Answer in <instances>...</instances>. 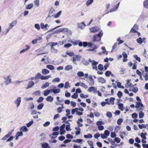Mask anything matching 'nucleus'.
Here are the masks:
<instances>
[{"label":"nucleus","mask_w":148,"mask_h":148,"mask_svg":"<svg viewBox=\"0 0 148 148\" xmlns=\"http://www.w3.org/2000/svg\"><path fill=\"white\" fill-rule=\"evenodd\" d=\"M103 32L101 30L97 34L94 35L93 37V41L94 42L99 41L101 37L103 35Z\"/></svg>","instance_id":"1"},{"label":"nucleus","mask_w":148,"mask_h":148,"mask_svg":"<svg viewBox=\"0 0 148 148\" xmlns=\"http://www.w3.org/2000/svg\"><path fill=\"white\" fill-rule=\"evenodd\" d=\"M140 107V109L137 110V111H139L140 110H143L144 106L141 102H136V103L135 107L136 108H138Z\"/></svg>","instance_id":"2"},{"label":"nucleus","mask_w":148,"mask_h":148,"mask_svg":"<svg viewBox=\"0 0 148 148\" xmlns=\"http://www.w3.org/2000/svg\"><path fill=\"white\" fill-rule=\"evenodd\" d=\"M63 32L64 33L66 34L68 36L72 35V32L70 29L67 28H63Z\"/></svg>","instance_id":"3"},{"label":"nucleus","mask_w":148,"mask_h":148,"mask_svg":"<svg viewBox=\"0 0 148 148\" xmlns=\"http://www.w3.org/2000/svg\"><path fill=\"white\" fill-rule=\"evenodd\" d=\"M21 102V97H18L16 100L15 101L14 103L16 105V107L18 108L20 106Z\"/></svg>","instance_id":"4"},{"label":"nucleus","mask_w":148,"mask_h":148,"mask_svg":"<svg viewBox=\"0 0 148 148\" xmlns=\"http://www.w3.org/2000/svg\"><path fill=\"white\" fill-rule=\"evenodd\" d=\"M77 27L82 29H83L86 26V24L84 22L77 23Z\"/></svg>","instance_id":"5"},{"label":"nucleus","mask_w":148,"mask_h":148,"mask_svg":"<svg viewBox=\"0 0 148 148\" xmlns=\"http://www.w3.org/2000/svg\"><path fill=\"white\" fill-rule=\"evenodd\" d=\"M89 29L90 31L91 32H98L99 30V28L97 26L90 28Z\"/></svg>","instance_id":"6"},{"label":"nucleus","mask_w":148,"mask_h":148,"mask_svg":"<svg viewBox=\"0 0 148 148\" xmlns=\"http://www.w3.org/2000/svg\"><path fill=\"white\" fill-rule=\"evenodd\" d=\"M4 79L6 80L5 82V83L6 85H7L9 84H10L11 81V79L10 77L9 76H8L7 78H4Z\"/></svg>","instance_id":"7"},{"label":"nucleus","mask_w":148,"mask_h":148,"mask_svg":"<svg viewBox=\"0 0 148 148\" xmlns=\"http://www.w3.org/2000/svg\"><path fill=\"white\" fill-rule=\"evenodd\" d=\"M34 84V82L32 81L29 82L27 84V87L26 88V89H28L29 88L32 87Z\"/></svg>","instance_id":"8"},{"label":"nucleus","mask_w":148,"mask_h":148,"mask_svg":"<svg viewBox=\"0 0 148 148\" xmlns=\"http://www.w3.org/2000/svg\"><path fill=\"white\" fill-rule=\"evenodd\" d=\"M88 78L89 81V85L90 86L94 85V81L92 77L91 76H89L88 77Z\"/></svg>","instance_id":"9"},{"label":"nucleus","mask_w":148,"mask_h":148,"mask_svg":"<svg viewBox=\"0 0 148 148\" xmlns=\"http://www.w3.org/2000/svg\"><path fill=\"white\" fill-rule=\"evenodd\" d=\"M17 23L16 20H15L12 21L11 23L9 24V27L10 29H12L13 26L16 25Z\"/></svg>","instance_id":"10"},{"label":"nucleus","mask_w":148,"mask_h":148,"mask_svg":"<svg viewBox=\"0 0 148 148\" xmlns=\"http://www.w3.org/2000/svg\"><path fill=\"white\" fill-rule=\"evenodd\" d=\"M40 25L41 26V28L42 29H47V27L48 26V24H46L45 25H44V24L43 23H40Z\"/></svg>","instance_id":"11"},{"label":"nucleus","mask_w":148,"mask_h":148,"mask_svg":"<svg viewBox=\"0 0 148 148\" xmlns=\"http://www.w3.org/2000/svg\"><path fill=\"white\" fill-rule=\"evenodd\" d=\"M20 130L25 132H27L28 131V130L25 126H23L21 127L20 129Z\"/></svg>","instance_id":"12"},{"label":"nucleus","mask_w":148,"mask_h":148,"mask_svg":"<svg viewBox=\"0 0 148 148\" xmlns=\"http://www.w3.org/2000/svg\"><path fill=\"white\" fill-rule=\"evenodd\" d=\"M88 61L92 63V65H97L98 64V62H96L94 60H92L90 59H89Z\"/></svg>","instance_id":"13"},{"label":"nucleus","mask_w":148,"mask_h":148,"mask_svg":"<svg viewBox=\"0 0 148 148\" xmlns=\"http://www.w3.org/2000/svg\"><path fill=\"white\" fill-rule=\"evenodd\" d=\"M98 81L102 84L105 83L106 82V80L103 77H100L97 78Z\"/></svg>","instance_id":"14"},{"label":"nucleus","mask_w":148,"mask_h":148,"mask_svg":"<svg viewBox=\"0 0 148 148\" xmlns=\"http://www.w3.org/2000/svg\"><path fill=\"white\" fill-rule=\"evenodd\" d=\"M117 104L118 106L119 109L122 111H123L124 109L123 104L121 103H119Z\"/></svg>","instance_id":"15"},{"label":"nucleus","mask_w":148,"mask_h":148,"mask_svg":"<svg viewBox=\"0 0 148 148\" xmlns=\"http://www.w3.org/2000/svg\"><path fill=\"white\" fill-rule=\"evenodd\" d=\"M42 148H50L49 144L46 143H43L42 145Z\"/></svg>","instance_id":"16"},{"label":"nucleus","mask_w":148,"mask_h":148,"mask_svg":"<svg viewBox=\"0 0 148 148\" xmlns=\"http://www.w3.org/2000/svg\"><path fill=\"white\" fill-rule=\"evenodd\" d=\"M49 83L48 82H46L45 84H43L42 86H41V88L42 89L45 88L49 86Z\"/></svg>","instance_id":"17"},{"label":"nucleus","mask_w":148,"mask_h":148,"mask_svg":"<svg viewBox=\"0 0 148 148\" xmlns=\"http://www.w3.org/2000/svg\"><path fill=\"white\" fill-rule=\"evenodd\" d=\"M62 11L61 10L59 11L56 14H55L53 16V17L55 18H57L59 17L61 14Z\"/></svg>","instance_id":"18"},{"label":"nucleus","mask_w":148,"mask_h":148,"mask_svg":"<svg viewBox=\"0 0 148 148\" xmlns=\"http://www.w3.org/2000/svg\"><path fill=\"white\" fill-rule=\"evenodd\" d=\"M33 6V3H31L27 5L26 6V8L27 10L31 9Z\"/></svg>","instance_id":"19"},{"label":"nucleus","mask_w":148,"mask_h":148,"mask_svg":"<svg viewBox=\"0 0 148 148\" xmlns=\"http://www.w3.org/2000/svg\"><path fill=\"white\" fill-rule=\"evenodd\" d=\"M63 28H61L59 29H58L55 30L53 32H52L53 34H56L58 33H59L60 32H63Z\"/></svg>","instance_id":"20"},{"label":"nucleus","mask_w":148,"mask_h":148,"mask_svg":"<svg viewBox=\"0 0 148 148\" xmlns=\"http://www.w3.org/2000/svg\"><path fill=\"white\" fill-rule=\"evenodd\" d=\"M46 100L47 101L52 102L53 100V98L51 96H49L46 98Z\"/></svg>","instance_id":"21"},{"label":"nucleus","mask_w":148,"mask_h":148,"mask_svg":"<svg viewBox=\"0 0 148 148\" xmlns=\"http://www.w3.org/2000/svg\"><path fill=\"white\" fill-rule=\"evenodd\" d=\"M72 66L71 65H68L66 66L65 68L64 69L66 71H69L72 69Z\"/></svg>","instance_id":"22"},{"label":"nucleus","mask_w":148,"mask_h":148,"mask_svg":"<svg viewBox=\"0 0 148 148\" xmlns=\"http://www.w3.org/2000/svg\"><path fill=\"white\" fill-rule=\"evenodd\" d=\"M142 38L141 37H139L136 39V41L138 43L140 44H141L143 42V41H142Z\"/></svg>","instance_id":"23"},{"label":"nucleus","mask_w":148,"mask_h":148,"mask_svg":"<svg viewBox=\"0 0 148 148\" xmlns=\"http://www.w3.org/2000/svg\"><path fill=\"white\" fill-rule=\"evenodd\" d=\"M49 72V71L47 69H43L42 70V73L44 75H47Z\"/></svg>","instance_id":"24"},{"label":"nucleus","mask_w":148,"mask_h":148,"mask_svg":"<svg viewBox=\"0 0 148 148\" xmlns=\"http://www.w3.org/2000/svg\"><path fill=\"white\" fill-rule=\"evenodd\" d=\"M44 105L43 103H41L39 104L37 106V108L38 110H40L42 109Z\"/></svg>","instance_id":"25"},{"label":"nucleus","mask_w":148,"mask_h":148,"mask_svg":"<svg viewBox=\"0 0 148 148\" xmlns=\"http://www.w3.org/2000/svg\"><path fill=\"white\" fill-rule=\"evenodd\" d=\"M82 63L85 66H86L89 64L88 61L86 60L85 59H83L82 61Z\"/></svg>","instance_id":"26"},{"label":"nucleus","mask_w":148,"mask_h":148,"mask_svg":"<svg viewBox=\"0 0 148 148\" xmlns=\"http://www.w3.org/2000/svg\"><path fill=\"white\" fill-rule=\"evenodd\" d=\"M46 68L51 70H53L54 69V66L51 65H47L46 66Z\"/></svg>","instance_id":"27"},{"label":"nucleus","mask_w":148,"mask_h":148,"mask_svg":"<svg viewBox=\"0 0 148 148\" xmlns=\"http://www.w3.org/2000/svg\"><path fill=\"white\" fill-rule=\"evenodd\" d=\"M141 110L139 113V117L140 119L143 118L144 116V113Z\"/></svg>","instance_id":"28"},{"label":"nucleus","mask_w":148,"mask_h":148,"mask_svg":"<svg viewBox=\"0 0 148 148\" xmlns=\"http://www.w3.org/2000/svg\"><path fill=\"white\" fill-rule=\"evenodd\" d=\"M147 135V134L146 132L145 133H142L140 134V136L141 137L144 139H146V137L145 136Z\"/></svg>","instance_id":"29"},{"label":"nucleus","mask_w":148,"mask_h":148,"mask_svg":"<svg viewBox=\"0 0 148 148\" xmlns=\"http://www.w3.org/2000/svg\"><path fill=\"white\" fill-rule=\"evenodd\" d=\"M42 75L40 73H37L35 77V79H36L39 78L41 79Z\"/></svg>","instance_id":"30"},{"label":"nucleus","mask_w":148,"mask_h":148,"mask_svg":"<svg viewBox=\"0 0 148 148\" xmlns=\"http://www.w3.org/2000/svg\"><path fill=\"white\" fill-rule=\"evenodd\" d=\"M143 5L144 7L148 9V0H145L143 3Z\"/></svg>","instance_id":"31"},{"label":"nucleus","mask_w":148,"mask_h":148,"mask_svg":"<svg viewBox=\"0 0 148 148\" xmlns=\"http://www.w3.org/2000/svg\"><path fill=\"white\" fill-rule=\"evenodd\" d=\"M97 89L94 87H89L88 90L89 92H92V91H96Z\"/></svg>","instance_id":"32"},{"label":"nucleus","mask_w":148,"mask_h":148,"mask_svg":"<svg viewBox=\"0 0 148 148\" xmlns=\"http://www.w3.org/2000/svg\"><path fill=\"white\" fill-rule=\"evenodd\" d=\"M138 126L140 129L143 128H145L146 127V125L144 124H142L141 125L139 124Z\"/></svg>","instance_id":"33"},{"label":"nucleus","mask_w":148,"mask_h":148,"mask_svg":"<svg viewBox=\"0 0 148 148\" xmlns=\"http://www.w3.org/2000/svg\"><path fill=\"white\" fill-rule=\"evenodd\" d=\"M50 91L49 90H46L44 91V95L45 96H47L49 94Z\"/></svg>","instance_id":"34"},{"label":"nucleus","mask_w":148,"mask_h":148,"mask_svg":"<svg viewBox=\"0 0 148 148\" xmlns=\"http://www.w3.org/2000/svg\"><path fill=\"white\" fill-rule=\"evenodd\" d=\"M58 43L56 42H51L49 43V45H50V46L51 47L55 46L58 45Z\"/></svg>","instance_id":"35"},{"label":"nucleus","mask_w":148,"mask_h":148,"mask_svg":"<svg viewBox=\"0 0 148 148\" xmlns=\"http://www.w3.org/2000/svg\"><path fill=\"white\" fill-rule=\"evenodd\" d=\"M115 99L114 97H111L110 99V104H111L112 105H113L114 103V100H115Z\"/></svg>","instance_id":"36"},{"label":"nucleus","mask_w":148,"mask_h":148,"mask_svg":"<svg viewBox=\"0 0 148 148\" xmlns=\"http://www.w3.org/2000/svg\"><path fill=\"white\" fill-rule=\"evenodd\" d=\"M93 0H88L86 3V5L89 6L93 2Z\"/></svg>","instance_id":"37"},{"label":"nucleus","mask_w":148,"mask_h":148,"mask_svg":"<svg viewBox=\"0 0 148 148\" xmlns=\"http://www.w3.org/2000/svg\"><path fill=\"white\" fill-rule=\"evenodd\" d=\"M101 49L103 50L102 52L103 53L106 55H107L108 53L107 51L106 50L105 47H102Z\"/></svg>","instance_id":"38"},{"label":"nucleus","mask_w":148,"mask_h":148,"mask_svg":"<svg viewBox=\"0 0 148 148\" xmlns=\"http://www.w3.org/2000/svg\"><path fill=\"white\" fill-rule=\"evenodd\" d=\"M84 138H92V136L91 134H88L87 135H84Z\"/></svg>","instance_id":"39"},{"label":"nucleus","mask_w":148,"mask_h":148,"mask_svg":"<svg viewBox=\"0 0 148 148\" xmlns=\"http://www.w3.org/2000/svg\"><path fill=\"white\" fill-rule=\"evenodd\" d=\"M60 90L59 88H57L55 89H53V92L54 94L59 93L60 91Z\"/></svg>","instance_id":"40"},{"label":"nucleus","mask_w":148,"mask_h":148,"mask_svg":"<svg viewBox=\"0 0 148 148\" xmlns=\"http://www.w3.org/2000/svg\"><path fill=\"white\" fill-rule=\"evenodd\" d=\"M78 110V108H76L75 109H72L71 111V114H74V113L76 112L77 113V111Z\"/></svg>","instance_id":"41"},{"label":"nucleus","mask_w":148,"mask_h":148,"mask_svg":"<svg viewBox=\"0 0 148 148\" xmlns=\"http://www.w3.org/2000/svg\"><path fill=\"white\" fill-rule=\"evenodd\" d=\"M70 84L69 83V82H66L65 83V86H64V88H70Z\"/></svg>","instance_id":"42"},{"label":"nucleus","mask_w":148,"mask_h":148,"mask_svg":"<svg viewBox=\"0 0 148 148\" xmlns=\"http://www.w3.org/2000/svg\"><path fill=\"white\" fill-rule=\"evenodd\" d=\"M106 104H108V105H110V103L108 102H102L101 103V105L102 106H105Z\"/></svg>","instance_id":"43"},{"label":"nucleus","mask_w":148,"mask_h":148,"mask_svg":"<svg viewBox=\"0 0 148 148\" xmlns=\"http://www.w3.org/2000/svg\"><path fill=\"white\" fill-rule=\"evenodd\" d=\"M106 115L109 119L111 118L112 117V114L110 112H108L106 114Z\"/></svg>","instance_id":"44"},{"label":"nucleus","mask_w":148,"mask_h":148,"mask_svg":"<svg viewBox=\"0 0 148 148\" xmlns=\"http://www.w3.org/2000/svg\"><path fill=\"white\" fill-rule=\"evenodd\" d=\"M133 56L136 60L138 61L139 62H140V58L138 57L137 55L135 54Z\"/></svg>","instance_id":"45"},{"label":"nucleus","mask_w":148,"mask_h":148,"mask_svg":"<svg viewBox=\"0 0 148 148\" xmlns=\"http://www.w3.org/2000/svg\"><path fill=\"white\" fill-rule=\"evenodd\" d=\"M34 3L35 5L37 7H38L39 5V0H35Z\"/></svg>","instance_id":"46"},{"label":"nucleus","mask_w":148,"mask_h":148,"mask_svg":"<svg viewBox=\"0 0 148 148\" xmlns=\"http://www.w3.org/2000/svg\"><path fill=\"white\" fill-rule=\"evenodd\" d=\"M77 75L79 77H82L84 75V74L83 72L79 71L77 72Z\"/></svg>","instance_id":"47"},{"label":"nucleus","mask_w":148,"mask_h":148,"mask_svg":"<svg viewBox=\"0 0 148 148\" xmlns=\"http://www.w3.org/2000/svg\"><path fill=\"white\" fill-rule=\"evenodd\" d=\"M78 96V95L76 93H74V94L71 96V98L73 99L77 98Z\"/></svg>","instance_id":"48"},{"label":"nucleus","mask_w":148,"mask_h":148,"mask_svg":"<svg viewBox=\"0 0 148 148\" xmlns=\"http://www.w3.org/2000/svg\"><path fill=\"white\" fill-rule=\"evenodd\" d=\"M138 90V89L137 87H133L132 89V91L134 93L137 92Z\"/></svg>","instance_id":"49"},{"label":"nucleus","mask_w":148,"mask_h":148,"mask_svg":"<svg viewBox=\"0 0 148 148\" xmlns=\"http://www.w3.org/2000/svg\"><path fill=\"white\" fill-rule=\"evenodd\" d=\"M117 95L119 98H121L123 95L122 92L121 91H118L117 94Z\"/></svg>","instance_id":"50"},{"label":"nucleus","mask_w":148,"mask_h":148,"mask_svg":"<svg viewBox=\"0 0 148 148\" xmlns=\"http://www.w3.org/2000/svg\"><path fill=\"white\" fill-rule=\"evenodd\" d=\"M123 119H119L117 122V124L119 125H121L123 122Z\"/></svg>","instance_id":"51"},{"label":"nucleus","mask_w":148,"mask_h":148,"mask_svg":"<svg viewBox=\"0 0 148 148\" xmlns=\"http://www.w3.org/2000/svg\"><path fill=\"white\" fill-rule=\"evenodd\" d=\"M51 51L53 52H54V53H56L57 52V50L55 49L53 47H51Z\"/></svg>","instance_id":"52"},{"label":"nucleus","mask_w":148,"mask_h":148,"mask_svg":"<svg viewBox=\"0 0 148 148\" xmlns=\"http://www.w3.org/2000/svg\"><path fill=\"white\" fill-rule=\"evenodd\" d=\"M72 45L70 43H69L66 44H65L64 45V47L66 48H69Z\"/></svg>","instance_id":"53"},{"label":"nucleus","mask_w":148,"mask_h":148,"mask_svg":"<svg viewBox=\"0 0 148 148\" xmlns=\"http://www.w3.org/2000/svg\"><path fill=\"white\" fill-rule=\"evenodd\" d=\"M66 54L67 55H69L71 57L74 55V53L73 52L70 51L66 52Z\"/></svg>","instance_id":"54"},{"label":"nucleus","mask_w":148,"mask_h":148,"mask_svg":"<svg viewBox=\"0 0 148 148\" xmlns=\"http://www.w3.org/2000/svg\"><path fill=\"white\" fill-rule=\"evenodd\" d=\"M40 91L39 90H38L34 92V94L35 95H38L40 96L41 95Z\"/></svg>","instance_id":"55"},{"label":"nucleus","mask_w":148,"mask_h":148,"mask_svg":"<svg viewBox=\"0 0 148 148\" xmlns=\"http://www.w3.org/2000/svg\"><path fill=\"white\" fill-rule=\"evenodd\" d=\"M64 108L63 106L62 107H59L57 108V111L58 113H61L62 111V109Z\"/></svg>","instance_id":"56"},{"label":"nucleus","mask_w":148,"mask_h":148,"mask_svg":"<svg viewBox=\"0 0 148 148\" xmlns=\"http://www.w3.org/2000/svg\"><path fill=\"white\" fill-rule=\"evenodd\" d=\"M80 96L82 98H87L88 97V95H84L83 93L81 94Z\"/></svg>","instance_id":"57"},{"label":"nucleus","mask_w":148,"mask_h":148,"mask_svg":"<svg viewBox=\"0 0 148 148\" xmlns=\"http://www.w3.org/2000/svg\"><path fill=\"white\" fill-rule=\"evenodd\" d=\"M44 99V98L42 97H40L39 99L37 100V102L40 103L42 102Z\"/></svg>","instance_id":"58"},{"label":"nucleus","mask_w":148,"mask_h":148,"mask_svg":"<svg viewBox=\"0 0 148 148\" xmlns=\"http://www.w3.org/2000/svg\"><path fill=\"white\" fill-rule=\"evenodd\" d=\"M33 121L32 120L27 123L26 125L28 127H29L33 124Z\"/></svg>","instance_id":"59"},{"label":"nucleus","mask_w":148,"mask_h":148,"mask_svg":"<svg viewBox=\"0 0 148 148\" xmlns=\"http://www.w3.org/2000/svg\"><path fill=\"white\" fill-rule=\"evenodd\" d=\"M66 138L68 139H72L73 138V136L70 134H68L66 135Z\"/></svg>","instance_id":"60"},{"label":"nucleus","mask_w":148,"mask_h":148,"mask_svg":"<svg viewBox=\"0 0 148 148\" xmlns=\"http://www.w3.org/2000/svg\"><path fill=\"white\" fill-rule=\"evenodd\" d=\"M60 81V79L58 77L56 78L55 79H53L52 80V82H59Z\"/></svg>","instance_id":"61"},{"label":"nucleus","mask_w":148,"mask_h":148,"mask_svg":"<svg viewBox=\"0 0 148 148\" xmlns=\"http://www.w3.org/2000/svg\"><path fill=\"white\" fill-rule=\"evenodd\" d=\"M98 69L99 70L102 71L103 69V65L101 64H99L98 66Z\"/></svg>","instance_id":"62"},{"label":"nucleus","mask_w":148,"mask_h":148,"mask_svg":"<svg viewBox=\"0 0 148 148\" xmlns=\"http://www.w3.org/2000/svg\"><path fill=\"white\" fill-rule=\"evenodd\" d=\"M110 134V132L108 130H105L104 131V134L108 137Z\"/></svg>","instance_id":"63"},{"label":"nucleus","mask_w":148,"mask_h":148,"mask_svg":"<svg viewBox=\"0 0 148 148\" xmlns=\"http://www.w3.org/2000/svg\"><path fill=\"white\" fill-rule=\"evenodd\" d=\"M111 72L110 71H108L105 73V75L106 77H109L110 76V74H111Z\"/></svg>","instance_id":"64"}]
</instances>
